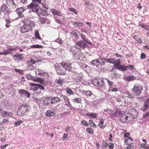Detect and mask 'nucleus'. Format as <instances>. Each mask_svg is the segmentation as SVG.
<instances>
[{
	"instance_id": "864d4df0",
	"label": "nucleus",
	"mask_w": 149,
	"mask_h": 149,
	"mask_svg": "<svg viewBox=\"0 0 149 149\" xmlns=\"http://www.w3.org/2000/svg\"><path fill=\"white\" fill-rule=\"evenodd\" d=\"M73 78L77 81H80V79L81 78V77L80 76H76L75 75L73 77Z\"/></svg>"
},
{
	"instance_id": "f257e3e1",
	"label": "nucleus",
	"mask_w": 149,
	"mask_h": 149,
	"mask_svg": "<svg viewBox=\"0 0 149 149\" xmlns=\"http://www.w3.org/2000/svg\"><path fill=\"white\" fill-rule=\"evenodd\" d=\"M30 108L31 107L28 104L24 103L18 108L17 113L19 116H23L25 114L28 113Z\"/></svg>"
},
{
	"instance_id": "2f4dec72",
	"label": "nucleus",
	"mask_w": 149,
	"mask_h": 149,
	"mask_svg": "<svg viewBox=\"0 0 149 149\" xmlns=\"http://www.w3.org/2000/svg\"><path fill=\"white\" fill-rule=\"evenodd\" d=\"M99 60H100V61L101 65H105L106 63V58H104L103 57H99Z\"/></svg>"
},
{
	"instance_id": "423d86ee",
	"label": "nucleus",
	"mask_w": 149,
	"mask_h": 149,
	"mask_svg": "<svg viewBox=\"0 0 149 149\" xmlns=\"http://www.w3.org/2000/svg\"><path fill=\"white\" fill-rule=\"evenodd\" d=\"M22 22H23L24 24L26 26H28L29 28L32 29V28L34 27L36 25L33 22L27 19H25L22 20Z\"/></svg>"
},
{
	"instance_id": "c85d7f7f",
	"label": "nucleus",
	"mask_w": 149,
	"mask_h": 149,
	"mask_svg": "<svg viewBox=\"0 0 149 149\" xmlns=\"http://www.w3.org/2000/svg\"><path fill=\"white\" fill-rule=\"evenodd\" d=\"M86 115L88 116L94 118H95L97 117V114L93 113H87Z\"/></svg>"
},
{
	"instance_id": "a18cd8bd",
	"label": "nucleus",
	"mask_w": 149,
	"mask_h": 149,
	"mask_svg": "<svg viewBox=\"0 0 149 149\" xmlns=\"http://www.w3.org/2000/svg\"><path fill=\"white\" fill-rule=\"evenodd\" d=\"M42 47V45H33L31 46V47L33 48H40Z\"/></svg>"
},
{
	"instance_id": "e2e57ef3",
	"label": "nucleus",
	"mask_w": 149,
	"mask_h": 149,
	"mask_svg": "<svg viewBox=\"0 0 149 149\" xmlns=\"http://www.w3.org/2000/svg\"><path fill=\"white\" fill-rule=\"evenodd\" d=\"M108 85L109 86V89H110L112 86L113 84V82L111 81L110 80L109 81H108Z\"/></svg>"
},
{
	"instance_id": "052dcab7",
	"label": "nucleus",
	"mask_w": 149,
	"mask_h": 149,
	"mask_svg": "<svg viewBox=\"0 0 149 149\" xmlns=\"http://www.w3.org/2000/svg\"><path fill=\"white\" fill-rule=\"evenodd\" d=\"M37 86H38V89H40L42 90H44L45 89L44 87L40 84H38Z\"/></svg>"
},
{
	"instance_id": "69168bd1",
	"label": "nucleus",
	"mask_w": 149,
	"mask_h": 149,
	"mask_svg": "<svg viewBox=\"0 0 149 149\" xmlns=\"http://www.w3.org/2000/svg\"><path fill=\"white\" fill-rule=\"evenodd\" d=\"M142 147L146 149H149V146L147 144H146L144 143L142 144Z\"/></svg>"
},
{
	"instance_id": "6e6552de",
	"label": "nucleus",
	"mask_w": 149,
	"mask_h": 149,
	"mask_svg": "<svg viewBox=\"0 0 149 149\" xmlns=\"http://www.w3.org/2000/svg\"><path fill=\"white\" fill-rule=\"evenodd\" d=\"M18 92L21 95L26 97V98H29L31 95V94L29 92L24 89H19L18 91Z\"/></svg>"
},
{
	"instance_id": "6ab92c4d",
	"label": "nucleus",
	"mask_w": 149,
	"mask_h": 149,
	"mask_svg": "<svg viewBox=\"0 0 149 149\" xmlns=\"http://www.w3.org/2000/svg\"><path fill=\"white\" fill-rule=\"evenodd\" d=\"M0 113L1 115L3 117L10 116L11 114V113L10 112H7L6 111H3L1 109H0Z\"/></svg>"
},
{
	"instance_id": "603ef678",
	"label": "nucleus",
	"mask_w": 149,
	"mask_h": 149,
	"mask_svg": "<svg viewBox=\"0 0 149 149\" xmlns=\"http://www.w3.org/2000/svg\"><path fill=\"white\" fill-rule=\"evenodd\" d=\"M108 143L105 142V141L103 140L102 141V147H104V148H106L108 146Z\"/></svg>"
},
{
	"instance_id": "5701e85b",
	"label": "nucleus",
	"mask_w": 149,
	"mask_h": 149,
	"mask_svg": "<svg viewBox=\"0 0 149 149\" xmlns=\"http://www.w3.org/2000/svg\"><path fill=\"white\" fill-rule=\"evenodd\" d=\"M71 22L74 26L78 28L82 26L83 24V23L81 22H74V21H72Z\"/></svg>"
},
{
	"instance_id": "4468645a",
	"label": "nucleus",
	"mask_w": 149,
	"mask_h": 149,
	"mask_svg": "<svg viewBox=\"0 0 149 149\" xmlns=\"http://www.w3.org/2000/svg\"><path fill=\"white\" fill-rule=\"evenodd\" d=\"M77 46L83 49L85 47H88V45L86 43V42L81 40L78 41L77 43L76 44Z\"/></svg>"
},
{
	"instance_id": "4be33fe9",
	"label": "nucleus",
	"mask_w": 149,
	"mask_h": 149,
	"mask_svg": "<svg viewBox=\"0 0 149 149\" xmlns=\"http://www.w3.org/2000/svg\"><path fill=\"white\" fill-rule=\"evenodd\" d=\"M72 64L70 63H66L64 69H65L66 70H68L69 71H72Z\"/></svg>"
},
{
	"instance_id": "4d7b16f0",
	"label": "nucleus",
	"mask_w": 149,
	"mask_h": 149,
	"mask_svg": "<svg viewBox=\"0 0 149 149\" xmlns=\"http://www.w3.org/2000/svg\"><path fill=\"white\" fill-rule=\"evenodd\" d=\"M81 123L84 126H87L88 125V123L85 120H82L81 121Z\"/></svg>"
},
{
	"instance_id": "e433bc0d",
	"label": "nucleus",
	"mask_w": 149,
	"mask_h": 149,
	"mask_svg": "<svg viewBox=\"0 0 149 149\" xmlns=\"http://www.w3.org/2000/svg\"><path fill=\"white\" fill-rule=\"evenodd\" d=\"M36 74H38L39 75H44V71L42 70L38 69L36 71Z\"/></svg>"
},
{
	"instance_id": "0eeeda50",
	"label": "nucleus",
	"mask_w": 149,
	"mask_h": 149,
	"mask_svg": "<svg viewBox=\"0 0 149 149\" xmlns=\"http://www.w3.org/2000/svg\"><path fill=\"white\" fill-rule=\"evenodd\" d=\"M144 101L143 106L141 108V110L143 111H147L149 109V97Z\"/></svg>"
},
{
	"instance_id": "f704fd0d",
	"label": "nucleus",
	"mask_w": 149,
	"mask_h": 149,
	"mask_svg": "<svg viewBox=\"0 0 149 149\" xmlns=\"http://www.w3.org/2000/svg\"><path fill=\"white\" fill-rule=\"evenodd\" d=\"M24 8L23 7L19 8H17L15 11L18 13H22L24 11Z\"/></svg>"
},
{
	"instance_id": "20e7f679",
	"label": "nucleus",
	"mask_w": 149,
	"mask_h": 149,
	"mask_svg": "<svg viewBox=\"0 0 149 149\" xmlns=\"http://www.w3.org/2000/svg\"><path fill=\"white\" fill-rule=\"evenodd\" d=\"M33 12H34L38 14V16L40 17V15L42 14L44 16H46L48 15V13L47 10H42L39 8H33L31 9Z\"/></svg>"
},
{
	"instance_id": "7ed1b4c3",
	"label": "nucleus",
	"mask_w": 149,
	"mask_h": 149,
	"mask_svg": "<svg viewBox=\"0 0 149 149\" xmlns=\"http://www.w3.org/2000/svg\"><path fill=\"white\" fill-rule=\"evenodd\" d=\"M92 83L94 86L99 87H102L105 85L104 80H101L99 78H95L92 79Z\"/></svg>"
},
{
	"instance_id": "2eb2a0df",
	"label": "nucleus",
	"mask_w": 149,
	"mask_h": 149,
	"mask_svg": "<svg viewBox=\"0 0 149 149\" xmlns=\"http://www.w3.org/2000/svg\"><path fill=\"white\" fill-rule=\"evenodd\" d=\"M32 30V29L29 28L28 26H26L24 24L21 27L20 32L22 33H25Z\"/></svg>"
},
{
	"instance_id": "09e8293b",
	"label": "nucleus",
	"mask_w": 149,
	"mask_h": 149,
	"mask_svg": "<svg viewBox=\"0 0 149 149\" xmlns=\"http://www.w3.org/2000/svg\"><path fill=\"white\" fill-rule=\"evenodd\" d=\"M28 66L27 68V69L28 70H33L35 69L34 67L32 65H31V64H28Z\"/></svg>"
},
{
	"instance_id": "39448f33",
	"label": "nucleus",
	"mask_w": 149,
	"mask_h": 149,
	"mask_svg": "<svg viewBox=\"0 0 149 149\" xmlns=\"http://www.w3.org/2000/svg\"><path fill=\"white\" fill-rule=\"evenodd\" d=\"M32 2L29 5L27 6V8L29 9H33V8L36 9V8H38L39 4L37 3L36 2L39 4L41 3L42 0H32Z\"/></svg>"
},
{
	"instance_id": "bf43d9fd",
	"label": "nucleus",
	"mask_w": 149,
	"mask_h": 149,
	"mask_svg": "<svg viewBox=\"0 0 149 149\" xmlns=\"http://www.w3.org/2000/svg\"><path fill=\"white\" fill-rule=\"evenodd\" d=\"M81 63V64L82 65L83 67H84L86 69H88L89 70H91V68L89 67L87 65H86V64H85V63L83 64L82 63Z\"/></svg>"
},
{
	"instance_id": "49530a36",
	"label": "nucleus",
	"mask_w": 149,
	"mask_h": 149,
	"mask_svg": "<svg viewBox=\"0 0 149 149\" xmlns=\"http://www.w3.org/2000/svg\"><path fill=\"white\" fill-rule=\"evenodd\" d=\"M149 117V110L145 114H144L142 119H144Z\"/></svg>"
},
{
	"instance_id": "cd10ccee",
	"label": "nucleus",
	"mask_w": 149,
	"mask_h": 149,
	"mask_svg": "<svg viewBox=\"0 0 149 149\" xmlns=\"http://www.w3.org/2000/svg\"><path fill=\"white\" fill-rule=\"evenodd\" d=\"M40 22L41 24H45L46 22L48 21H49V20L48 19L46 18L45 17H40L39 18Z\"/></svg>"
},
{
	"instance_id": "a878e982",
	"label": "nucleus",
	"mask_w": 149,
	"mask_h": 149,
	"mask_svg": "<svg viewBox=\"0 0 149 149\" xmlns=\"http://www.w3.org/2000/svg\"><path fill=\"white\" fill-rule=\"evenodd\" d=\"M1 10L3 12H5V11L7 10V9L9 8L6 4H3L0 7Z\"/></svg>"
},
{
	"instance_id": "4c0bfd02",
	"label": "nucleus",
	"mask_w": 149,
	"mask_h": 149,
	"mask_svg": "<svg viewBox=\"0 0 149 149\" xmlns=\"http://www.w3.org/2000/svg\"><path fill=\"white\" fill-rule=\"evenodd\" d=\"M84 92L86 94V96L87 97H90L93 95L91 92L89 91H84Z\"/></svg>"
},
{
	"instance_id": "412c9836",
	"label": "nucleus",
	"mask_w": 149,
	"mask_h": 149,
	"mask_svg": "<svg viewBox=\"0 0 149 149\" xmlns=\"http://www.w3.org/2000/svg\"><path fill=\"white\" fill-rule=\"evenodd\" d=\"M51 98H52V104L56 103L61 101L60 98L57 97H51Z\"/></svg>"
},
{
	"instance_id": "f3484780",
	"label": "nucleus",
	"mask_w": 149,
	"mask_h": 149,
	"mask_svg": "<svg viewBox=\"0 0 149 149\" xmlns=\"http://www.w3.org/2000/svg\"><path fill=\"white\" fill-rule=\"evenodd\" d=\"M52 13L54 15H57L58 16H62V14L60 10H57L54 8L51 9Z\"/></svg>"
},
{
	"instance_id": "58836bf2",
	"label": "nucleus",
	"mask_w": 149,
	"mask_h": 149,
	"mask_svg": "<svg viewBox=\"0 0 149 149\" xmlns=\"http://www.w3.org/2000/svg\"><path fill=\"white\" fill-rule=\"evenodd\" d=\"M35 36L36 38L37 39L39 40L41 39V38L40 36L39 33L37 30H36L35 31Z\"/></svg>"
},
{
	"instance_id": "dca6fc26",
	"label": "nucleus",
	"mask_w": 149,
	"mask_h": 149,
	"mask_svg": "<svg viewBox=\"0 0 149 149\" xmlns=\"http://www.w3.org/2000/svg\"><path fill=\"white\" fill-rule=\"evenodd\" d=\"M55 113V111L53 109L47 110L45 113V116L47 117H52L53 116Z\"/></svg>"
},
{
	"instance_id": "9d476101",
	"label": "nucleus",
	"mask_w": 149,
	"mask_h": 149,
	"mask_svg": "<svg viewBox=\"0 0 149 149\" xmlns=\"http://www.w3.org/2000/svg\"><path fill=\"white\" fill-rule=\"evenodd\" d=\"M23 54H19L16 53L14 55L13 57L14 58V60H17L19 61H22L24 59V57L23 55Z\"/></svg>"
},
{
	"instance_id": "7c9ffc66",
	"label": "nucleus",
	"mask_w": 149,
	"mask_h": 149,
	"mask_svg": "<svg viewBox=\"0 0 149 149\" xmlns=\"http://www.w3.org/2000/svg\"><path fill=\"white\" fill-rule=\"evenodd\" d=\"M115 60L114 58H110L109 59H106V63L107 62L113 64L115 63Z\"/></svg>"
},
{
	"instance_id": "a19ab883",
	"label": "nucleus",
	"mask_w": 149,
	"mask_h": 149,
	"mask_svg": "<svg viewBox=\"0 0 149 149\" xmlns=\"http://www.w3.org/2000/svg\"><path fill=\"white\" fill-rule=\"evenodd\" d=\"M124 118H119V121L123 123H125V121L127 120H128V116L126 115Z\"/></svg>"
},
{
	"instance_id": "79ce46f5",
	"label": "nucleus",
	"mask_w": 149,
	"mask_h": 149,
	"mask_svg": "<svg viewBox=\"0 0 149 149\" xmlns=\"http://www.w3.org/2000/svg\"><path fill=\"white\" fill-rule=\"evenodd\" d=\"M55 42L58 43L60 45H62L63 42V41L62 40H61V38H58L57 39H56L55 40Z\"/></svg>"
},
{
	"instance_id": "c9c22d12",
	"label": "nucleus",
	"mask_w": 149,
	"mask_h": 149,
	"mask_svg": "<svg viewBox=\"0 0 149 149\" xmlns=\"http://www.w3.org/2000/svg\"><path fill=\"white\" fill-rule=\"evenodd\" d=\"M27 63L28 64H31V65H33V64L37 63V61L31 59L30 60H28L27 61Z\"/></svg>"
},
{
	"instance_id": "de8ad7c7",
	"label": "nucleus",
	"mask_w": 149,
	"mask_h": 149,
	"mask_svg": "<svg viewBox=\"0 0 149 149\" xmlns=\"http://www.w3.org/2000/svg\"><path fill=\"white\" fill-rule=\"evenodd\" d=\"M92 129L91 127L87 128L86 129V131L89 134H93V132L92 131Z\"/></svg>"
},
{
	"instance_id": "37998d69",
	"label": "nucleus",
	"mask_w": 149,
	"mask_h": 149,
	"mask_svg": "<svg viewBox=\"0 0 149 149\" xmlns=\"http://www.w3.org/2000/svg\"><path fill=\"white\" fill-rule=\"evenodd\" d=\"M89 122L90 126L92 127L95 128H96L97 127L96 125L95 124L92 120H90Z\"/></svg>"
},
{
	"instance_id": "13d9d810",
	"label": "nucleus",
	"mask_w": 149,
	"mask_h": 149,
	"mask_svg": "<svg viewBox=\"0 0 149 149\" xmlns=\"http://www.w3.org/2000/svg\"><path fill=\"white\" fill-rule=\"evenodd\" d=\"M66 91L67 93L68 94H69L70 95H72L73 94L72 92V90L71 88H68L66 89Z\"/></svg>"
},
{
	"instance_id": "a211bd4d",
	"label": "nucleus",
	"mask_w": 149,
	"mask_h": 149,
	"mask_svg": "<svg viewBox=\"0 0 149 149\" xmlns=\"http://www.w3.org/2000/svg\"><path fill=\"white\" fill-rule=\"evenodd\" d=\"M4 20L6 22L5 26L7 28H8L10 27V24L13 21V20L9 18V17H4Z\"/></svg>"
},
{
	"instance_id": "338daca9",
	"label": "nucleus",
	"mask_w": 149,
	"mask_h": 149,
	"mask_svg": "<svg viewBox=\"0 0 149 149\" xmlns=\"http://www.w3.org/2000/svg\"><path fill=\"white\" fill-rule=\"evenodd\" d=\"M146 55L145 54L141 53V54L140 57L141 59H143L146 58Z\"/></svg>"
},
{
	"instance_id": "9b49d317",
	"label": "nucleus",
	"mask_w": 149,
	"mask_h": 149,
	"mask_svg": "<svg viewBox=\"0 0 149 149\" xmlns=\"http://www.w3.org/2000/svg\"><path fill=\"white\" fill-rule=\"evenodd\" d=\"M54 66L56 71L58 74L63 75L65 74V72L62 69L61 66L59 65L56 66V65H54Z\"/></svg>"
},
{
	"instance_id": "1a4fd4ad",
	"label": "nucleus",
	"mask_w": 149,
	"mask_h": 149,
	"mask_svg": "<svg viewBox=\"0 0 149 149\" xmlns=\"http://www.w3.org/2000/svg\"><path fill=\"white\" fill-rule=\"evenodd\" d=\"M51 96L46 97L43 100V104L44 106H51L52 104Z\"/></svg>"
},
{
	"instance_id": "680f3d73",
	"label": "nucleus",
	"mask_w": 149,
	"mask_h": 149,
	"mask_svg": "<svg viewBox=\"0 0 149 149\" xmlns=\"http://www.w3.org/2000/svg\"><path fill=\"white\" fill-rule=\"evenodd\" d=\"M22 123V120H20L18 121L15 122L14 123V125L15 126H17L21 124Z\"/></svg>"
},
{
	"instance_id": "6e6d98bb",
	"label": "nucleus",
	"mask_w": 149,
	"mask_h": 149,
	"mask_svg": "<svg viewBox=\"0 0 149 149\" xmlns=\"http://www.w3.org/2000/svg\"><path fill=\"white\" fill-rule=\"evenodd\" d=\"M73 102H77L79 103H81V99L80 98H76L74 100Z\"/></svg>"
},
{
	"instance_id": "c756f323",
	"label": "nucleus",
	"mask_w": 149,
	"mask_h": 149,
	"mask_svg": "<svg viewBox=\"0 0 149 149\" xmlns=\"http://www.w3.org/2000/svg\"><path fill=\"white\" fill-rule=\"evenodd\" d=\"M113 66L116 68L119 65H120V60L119 59H117L116 60H115V63H113Z\"/></svg>"
},
{
	"instance_id": "aec40b11",
	"label": "nucleus",
	"mask_w": 149,
	"mask_h": 149,
	"mask_svg": "<svg viewBox=\"0 0 149 149\" xmlns=\"http://www.w3.org/2000/svg\"><path fill=\"white\" fill-rule=\"evenodd\" d=\"M116 69L119 71L124 72L127 70V66L125 65H120Z\"/></svg>"
},
{
	"instance_id": "72a5a7b5",
	"label": "nucleus",
	"mask_w": 149,
	"mask_h": 149,
	"mask_svg": "<svg viewBox=\"0 0 149 149\" xmlns=\"http://www.w3.org/2000/svg\"><path fill=\"white\" fill-rule=\"evenodd\" d=\"M96 59L92 60L91 62V64L93 65L96 66V68H99V65H98L97 64V62Z\"/></svg>"
},
{
	"instance_id": "8fccbe9b",
	"label": "nucleus",
	"mask_w": 149,
	"mask_h": 149,
	"mask_svg": "<svg viewBox=\"0 0 149 149\" xmlns=\"http://www.w3.org/2000/svg\"><path fill=\"white\" fill-rule=\"evenodd\" d=\"M26 77L29 80H32L33 77L32 76L31 74L29 73L26 74Z\"/></svg>"
},
{
	"instance_id": "5fc2aeb1",
	"label": "nucleus",
	"mask_w": 149,
	"mask_h": 149,
	"mask_svg": "<svg viewBox=\"0 0 149 149\" xmlns=\"http://www.w3.org/2000/svg\"><path fill=\"white\" fill-rule=\"evenodd\" d=\"M14 70L16 72L19 73L20 74H23V72H24V70H22L19 69H15Z\"/></svg>"
},
{
	"instance_id": "3c124183",
	"label": "nucleus",
	"mask_w": 149,
	"mask_h": 149,
	"mask_svg": "<svg viewBox=\"0 0 149 149\" xmlns=\"http://www.w3.org/2000/svg\"><path fill=\"white\" fill-rule=\"evenodd\" d=\"M35 101L38 104H40L43 101L42 99H38L36 98L35 99Z\"/></svg>"
},
{
	"instance_id": "b1692460",
	"label": "nucleus",
	"mask_w": 149,
	"mask_h": 149,
	"mask_svg": "<svg viewBox=\"0 0 149 149\" xmlns=\"http://www.w3.org/2000/svg\"><path fill=\"white\" fill-rule=\"evenodd\" d=\"M32 81L34 82H38L40 83H43L44 81V79L40 78L39 77H37L36 78H34L33 77Z\"/></svg>"
},
{
	"instance_id": "bb28decb",
	"label": "nucleus",
	"mask_w": 149,
	"mask_h": 149,
	"mask_svg": "<svg viewBox=\"0 0 149 149\" xmlns=\"http://www.w3.org/2000/svg\"><path fill=\"white\" fill-rule=\"evenodd\" d=\"M100 121L99 122V124L98 126L100 127V128L103 129L105 128L106 126V125L105 124V125L103 126L104 121L102 119H100Z\"/></svg>"
},
{
	"instance_id": "ddd939ff",
	"label": "nucleus",
	"mask_w": 149,
	"mask_h": 149,
	"mask_svg": "<svg viewBox=\"0 0 149 149\" xmlns=\"http://www.w3.org/2000/svg\"><path fill=\"white\" fill-rule=\"evenodd\" d=\"M136 77L131 74L130 75H124L123 79L127 81H130L135 80Z\"/></svg>"
},
{
	"instance_id": "f8f14e48",
	"label": "nucleus",
	"mask_w": 149,
	"mask_h": 149,
	"mask_svg": "<svg viewBox=\"0 0 149 149\" xmlns=\"http://www.w3.org/2000/svg\"><path fill=\"white\" fill-rule=\"evenodd\" d=\"M77 50L74 51V56L76 59L79 60L80 58H81V56L82 55L80 52V49L79 48L77 49Z\"/></svg>"
},
{
	"instance_id": "ea45409f",
	"label": "nucleus",
	"mask_w": 149,
	"mask_h": 149,
	"mask_svg": "<svg viewBox=\"0 0 149 149\" xmlns=\"http://www.w3.org/2000/svg\"><path fill=\"white\" fill-rule=\"evenodd\" d=\"M122 113V111H121L120 110L117 109L115 113V116H116L117 117H120L121 115V113Z\"/></svg>"
},
{
	"instance_id": "774afa93",
	"label": "nucleus",
	"mask_w": 149,
	"mask_h": 149,
	"mask_svg": "<svg viewBox=\"0 0 149 149\" xmlns=\"http://www.w3.org/2000/svg\"><path fill=\"white\" fill-rule=\"evenodd\" d=\"M114 146L113 144L112 143H109L108 147L109 149H113V148Z\"/></svg>"
},
{
	"instance_id": "393cba45",
	"label": "nucleus",
	"mask_w": 149,
	"mask_h": 149,
	"mask_svg": "<svg viewBox=\"0 0 149 149\" xmlns=\"http://www.w3.org/2000/svg\"><path fill=\"white\" fill-rule=\"evenodd\" d=\"M70 35H73V36H74L75 39L76 40L78 39L79 38V36L78 35V33L76 32L75 31H72L70 32Z\"/></svg>"
},
{
	"instance_id": "f03ea898",
	"label": "nucleus",
	"mask_w": 149,
	"mask_h": 149,
	"mask_svg": "<svg viewBox=\"0 0 149 149\" xmlns=\"http://www.w3.org/2000/svg\"><path fill=\"white\" fill-rule=\"evenodd\" d=\"M143 89V87L141 84H135L132 89V92L134 94L140 95Z\"/></svg>"
},
{
	"instance_id": "c03bdc74",
	"label": "nucleus",
	"mask_w": 149,
	"mask_h": 149,
	"mask_svg": "<svg viewBox=\"0 0 149 149\" xmlns=\"http://www.w3.org/2000/svg\"><path fill=\"white\" fill-rule=\"evenodd\" d=\"M85 5H86L87 8L91 10L92 8V5L89 2H86L85 3Z\"/></svg>"
},
{
	"instance_id": "0e129e2a",
	"label": "nucleus",
	"mask_w": 149,
	"mask_h": 149,
	"mask_svg": "<svg viewBox=\"0 0 149 149\" xmlns=\"http://www.w3.org/2000/svg\"><path fill=\"white\" fill-rule=\"evenodd\" d=\"M81 38L83 39V40H82V41H83L85 42H87L86 40L87 39H86L85 36H84V35L82 34H81Z\"/></svg>"
},
{
	"instance_id": "473e14b6",
	"label": "nucleus",
	"mask_w": 149,
	"mask_h": 149,
	"mask_svg": "<svg viewBox=\"0 0 149 149\" xmlns=\"http://www.w3.org/2000/svg\"><path fill=\"white\" fill-rule=\"evenodd\" d=\"M12 12V11L10 10L9 9L7 10H6L3 12L5 14L6 16H4V17H10L9 15L10 14V13Z\"/></svg>"
}]
</instances>
